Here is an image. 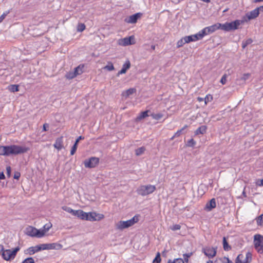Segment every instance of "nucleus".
Masks as SVG:
<instances>
[{
  "mask_svg": "<svg viewBox=\"0 0 263 263\" xmlns=\"http://www.w3.org/2000/svg\"><path fill=\"white\" fill-rule=\"evenodd\" d=\"M29 148L17 145L9 146H0V155L9 156L10 155H18L27 152Z\"/></svg>",
  "mask_w": 263,
  "mask_h": 263,
  "instance_id": "nucleus-1",
  "label": "nucleus"
},
{
  "mask_svg": "<svg viewBox=\"0 0 263 263\" xmlns=\"http://www.w3.org/2000/svg\"><path fill=\"white\" fill-rule=\"evenodd\" d=\"M246 21L245 17H243L242 20H236L230 23L226 22L224 24H221V30L226 31L236 30L238 29L240 24H243Z\"/></svg>",
  "mask_w": 263,
  "mask_h": 263,
  "instance_id": "nucleus-2",
  "label": "nucleus"
},
{
  "mask_svg": "<svg viewBox=\"0 0 263 263\" xmlns=\"http://www.w3.org/2000/svg\"><path fill=\"white\" fill-rule=\"evenodd\" d=\"M253 245L254 249L257 253L263 254V236L259 234L254 235Z\"/></svg>",
  "mask_w": 263,
  "mask_h": 263,
  "instance_id": "nucleus-3",
  "label": "nucleus"
},
{
  "mask_svg": "<svg viewBox=\"0 0 263 263\" xmlns=\"http://www.w3.org/2000/svg\"><path fill=\"white\" fill-rule=\"evenodd\" d=\"M156 189L155 185L148 184L140 186L137 190L138 194L145 196L153 193Z\"/></svg>",
  "mask_w": 263,
  "mask_h": 263,
  "instance_id": "nucleus-4",
  "label": "nucleus"
},
{
  "mask_svg": "<svg viewBox=\"0 0 263 263\" xmlns=\"http://www.w3.org/2000/svg\"><path fill=\"white\" fill-rule=\"evenodd\" d=\"M138 221V217L134 216L132 219L126 221H120L116 224V228L118 230H123L133 226Z\"/></svg>",
  "mask_w": 263,
  "mask_h": 263,
  "instance_id": "nucleus-5",
  "label": "nucleus"
},
{
  "mask_svg": "<svg viewBox=\"0 0 263 263\" xmlns=\"http://www.w3.org/2000/svg\"><path fill=\"white\" fill-rule=\"evenodd\" d=\"M25 233L27 235L31 237L41 238L45 235V231L38 230L35 228L29 226L25 229Z\"/></svg>",
  "mask_w": 263,
  "mask_h": 263,
  "instance_id": "nucleus-6",
  "label": "nucleus"
},
{
  "mask_svg": "<svg viewBox=\"0 0 263 263\" xmlns=\"http://www.w3.org/2000/svg\"><path fill=\"white\" fill-rule=\"evenodd\" d=\"M20 249V248L17 247L14 248L12 251L10 249L4 250L2 253L3 259L8 261L14 258L17 252Z\"/></svg>",
  "mask_w": 263,
  "mask_h": 263,
  "instance_id": "nucleus-7",
  "label": "nucleus"
},
{
  "mask_svg": "<svg viewBox=\"0 0 263 263\" xmlns=\"http://www.w3.org/2000/svg\"><path fill=\"white\" fill-rule=\"evenodd\" d=\"M99 162V159L97 157H91L89 159L84 161V164L86 168H93L96 167Z\"/></svg>",
  "mask_w": 263,
  "mask_h": 263,
  "instance_id": "nucleus-8",
  "label": "nucleus"
},
{
  "mask_svg": "<svg viewBox=\"0 0 263 263\" xmlns=\"http://www.w3.org/2000/svg\"><path fill=\"white\" fill-rule=\"evenodd\" d=\"M86 220L90 221H99L104 218V215L101 214H97L96 212L87 213Z\"/></svg>",
  "mask_w": 263,
  "mask_h": 263,
  "instance_id": "nucleus-9",
  "label": "nucleus"
},
{
  "mask_svg": "<svg viewBox=\"0 0 263 263\" xmlns=\"http://www.w3.org/2000/svg\"><path fill=\"white\" fill-rule=\"evenodd\" d=\"M262 10L263 6H260L259 7L255 8V9L250 11L249 13H248L246 14V17H247V20H246V21H247L248 20H251L256 18L259 14V11Z\"/></svg>",
  "mask_w": 263,
  "mask_h": 263,
  "instance_id": "nucleus-10",
  "label": "nucleus"
},
{
  "mask_svg": "<svg viewBox=\"0 0 263 263\" xmlns=\"http://www.w3.org/2000/svg\"><path fill=\"white\" fill-rule=\"evenodd\" d=\"M142 14L141 13H137L133 15L129 16L128 18L125 20V21L128 23L134 24L137 22L139 18L140 17Z\"/></svg>",
  "mask_w": 263,
  "mask_h": 263,
  "instance_id": "nucleus-11",
  "label": "nucleus"
},
{
  "mask_svg": "<svg viewBox=\"0 0 263 263\" xmlns=\"http://www.w3.org/2000/svg\"><path fill=\"white\" fill-rule=\"evenodd\" d=\"M40 249V248L38 247L37 245L35 246L30 247L24 251V253L26 255H32L35 253L39 252Z\"/></svg>",
  "mask_w": 263,
  "mask_h": 263,
  "instance_id": "nucleus-12",
  "label": "nucleus"
},
{
  "mask_svg": "<svg viewBox=\"0 0 263 263\" xmlns=\"http://www.w3.org/2000/svg\"><path fill=\"white\" fill-rule=\"evenodd\" d=\"M203 252L209 258H212L216 255V250L214 248H206L204 249Z\"/></svg>",
  "mask_w": 263,
  "mask_h": 263,
  "instance_id": "nucleus-13",
  "label": "nucleus"
},
{
  "mask_svg": "<svg viewBox=\"0 0 263 263\" xmlns=\"http://www.w3.org/2000/svg\"><path fill=\"white\" fill-rule=\"evenodd\" d=\"M206 28L208 29V32L210 34L219 29H221V24L218 23L210 26L206 27Z\"/></svg>",
  "mask_w": 263,
  "mask_h": 263,
  "instance_id": "nucleus-14",
  "label": "nucleus"
},
{
  "mask_svg": "<svg viewBox=\"0 0 263 263\" xmlns=\"http://www.w3.org/2000/svg\"><path fill=\"white\" fill-rule=\"evenodd\" d=\"M130 63L129 60L126 61L125 63L123 65L121 69L118 72V76H119L120 74L125 73L127 71V70L130 68Z\"/></svg>",
  "mask_w": 263,
  "mask_h": 263,
  "instance_id": "nucleus-15",
  "label": "nucleus"
},
{
  "mask_svg": "<svg viewBox=\"0 0 263 263\" xmlns=\"http://www.w3.org/2000/svg\"><path fill=\"white\" fill-rule=\"evenodd\" d=\"M216 206V200L215 198H212L206 204V209L208 211H210L212 209L215 208Z\"/></svg>",
  "mask_w": 263,
  "mask_h": 263,
  "instance_id": "nucleus-16",
  "label": "nucleus"
},
{
  "mask_svg": "<svg viewBox=\"0 0 263 263\" xmlns=\"http://www.w3.org/2000/svg\"><path fill=\"white\" fill-rule=\"evenodd\" d=\"M53 146L58 150H61L63 148V137H61L57 138Z\"/></svg>",
  "mask_w": 263,
  "mask_h": 263,
  "instance_id": "nucleus-17",
  "label": "nucleus"
},
{
  "mask_svg": "<svg viewBox=\"0 0 263 263\" xmlns=\"http://www.w3.org/2000/svg\"><path fill=\"white\" fill-rule=\"evenodd\" d=\"M87 214V213L81 210H77V213H76L75 216H77L78 218L82 220H86Z\"/></svg>",
  "mask_w": 263,
  "mask_h": 263,
  "instance_id": "nucleus-18",
  "label": "nucleus"
},
{
  "mask_svg": "<svg viewBox=\"0 0 263 263\" xmlns=\"http://www.w3.org/2000/svg\"><path fill=\"white\" fill-rule=\"evenodd\" d=\"M185 42L189 43L191 42H195L200 40L197 33L191 35L185 36Z\"/></svg>",
  "mask_w": 263,
  "mask_h": 263,
  "instance_id": "nucleus-19",
  "label": "nucleus"
},
{
  "mask_svg": "<svg viewBox=\"0 0 263 263\" xmlns=\"http://www.w3.org/2000/svg\"><path fill=\"white\" fill-rule=\"evenodd\" d=\"M197 34L200 40L202 39L205 35L209 34L206 27L197 33Z\"/></svg>",
  "mask_w": 263,
  "mask_h": 263,
  "instance_id": "nucleus-20",
  "label": "nucleus"
},
{
  "mask_svg": "<svg viewBox=\"0 0 263 263\" xmlns=\"http://www.w3.org/2000/svg\"><path fill=\"white\" fill-rule=\"evenodd\" d=\"M48 250L51 249H60L62 248V246L58 243H48Z\"/></svg>",
  "mask_w": 263,
  "mask_h": 263,
  "instance_id": "nucleus-21",
  "label": "nucleus"
},
{
  "mask_svg": "<svg viewBox=\"0 0 263 263\" xmlns=\"http://www.w3.org/2000/svg\"><path fill=\"white\" fill-rule=\"evenodd\" d=\"M149 112V110H145L144 111H143L140 113V114L137 117L136 120L137 121H139L142 120L143 118H145V117H147L148 116V112Z\"/></svg>",
  "mask_w": 263,
  "mask_h": 263,
  "instance_id": "nucleus-22",
  "label": "nucleus"
},
{
  "mask_svg": "<svg viewBox=\"0 0 263 263\" xmlns=\"http://www.w3.org/2000/svg\"><path fill=\"white\" fill-rule=\"evenodd\" d=\"M83 65H80L74 69V71L77 75H80L83 72Z\"/></svg>",
  "mask_w": 263,
  "mask_h": 263,
  "instance_id": "nucleus-23",
  "label": "nucleus"
},
{
  "mask_svg": "<svg viewBox=\"0 0 263 263\" xmlns=\"http://www.w3.org/2000/svg\"><path fill=\"white\" fill-rule=\"evenodd\" d=\"M62 209L64 211H65L69 213H70L72 215H74V216H75L76 213H77V210H74L72 209L71 208L67 206H63Z\"/></svg>",
  "mask_w": 263,
  "mask_h": 263,
  "instance_id": "nucleus-24",
  "label": "nucleus"
},
{
  "mask_svg": "<svg viewBox=\"0 0 263 263\" xmlns=\"http://www.w3.org/2000/svg\"><path fill=\"white\" fill-rule=\"evenodd\" d=\"M206 127L205 126H201L198 127L195 132L196 135L203 134L206 132Z\"/></svg>",
  "mask_w": 263,
  "mask_h": 263,
  "instance_id": "nucleus-25",
  "label": "nucleus"
},
{
  "mask_svg": "<svg viewBox=\"0 0 263 263\" xmlns=\"http://www.w3.org/2000/svg\"><path fill=\"white\" fill-rule=\"evenodd\" d=\"M185 36L181 38L180 40L178 41L177 42V48H179L180 47H182L185 44L187 43V42H185Z\"/></svg>",
  "mask_w": 263,
  "mask_h": 263,
  "instance_id": "nucleus-26",
  "label": "nucleus"
},
{
  "mask_svg": "<svg viewBox=\"0 0 263 263\" xmlns=\"http://www.w3.org/2000/svg\"><path fill=\"white\" fill-rule=\"evenodd\" d=\"M8 89L11 92H16L18 91V85L15 84L10 85L8 87Z\"/></svg>",
  "mask_w": 263,
  "mask_h": 263,
  "instance_id": "nucleus-27",
  "label": "nucleus"
},
{
  "mask_svg": "<svg viewBox=\"0 0 263 263\" xmlns=\"http://www.w3.org/2000/svg\"><path fill=\"white\" fill-rule=\"evenodd\" d=\"M255 220L256 221L257 224L258 226H263V214L256 217Z\"/></svg>",
  "mask_w": 263,
  "mask_h": 263,
  "instance_id": "nucleus-28",
  "label": "nucleus"
},
{
  "mask_svg": "<svg viewBox=\"0 0 263 263\" xmlns=\"http://www.w3.org/2000/svg\"><path fill=\"white\" fill-rule=\"evenodd\" d=\"M151 116L155 120H159L161 119L163 117V115L161 113H157V114H152Z\"/></svg>",
  "mask_w": 263,
  "mask_h": 263,
  "instance_id": "nucleus-29",
  "label": "nucleus"
},
{
  "mask_svg": "<svg viewBox=\"0 0 263 263\" xmlns=\"http://www.w3.org/2000/svg\"><path fill=\"white\" fill-rule=\"evenodd\" d=\"M223 249L225 251H229L231 249L230 246L228 244V242L227 241L226 238L225 237L223 238Z\"/></svg>",
  "mask_w": 263,
  "mask_h": 263,
  "instance_id": "nucleus-30",
  "label": "nucleus"
},
{
  "mask_svg": "<svg viewBox=\"0 0 263 263\" xmlns=\"http://www.w3.org/2000/svg\"><path fill=\"white\" fill-rule=\"evenodd\" d=\"M252 42L253 41L251 39H248L246 41H243L242 43V48H245L248 45L251 44Z\"/></svg>",
  "mask_w": 263,
  "mask_h": 263,
  "instance_id": "nucleus-31",
  "label": "nucleus"
},
{
  "mask_svg": "<svg viewBox=\"0 0 263 263\" xmlns=\"http://www.w3.org/2000/svg\"><path fill=\"white\" fill-rule=\"evenodd\" d=\"M78 75L74 71H69L66 74V78L68 79H72L77 77Z\"/></svg>",
  "mask_w": 263,
  "mask_h": 263,
  "instance_id": "nucleus-32",
  "label": "nucleus"
},
{
  "mask_svg": "<svg viewBox=\"0 0 263 263\" xmlns=\"http://www.w3.org/2000/svg\"><path fill=\"white\" fill-rule=\"evenodd\" d=\"M136 92V89L135 88H129L128 89H127L125 92H124V95L126 97H128L129 96L133 94L134 92Z\"/></svg>",
  "mask_w": 263,
  "mask_h": 263,
  "instance_id": "nucleus-33",
  "label": "nucleus"
},
{
  "mask_svg": "<svg viewBox=\"0 0 263 263\" xmlns=\"http://www.w3.org/2000/svg\"><path fill=\"white\" fill-rule=\"evenodd\" d=\"M131 38L132 37L130 36L129 37H125L123 39V45L124 46L129 45L132 44L131 43Z\"/></svg>",
  "mask_w": 263,
  "mask_h": 263,
  "instance_id": "nucleus-34",
  "label": "nucleus"
},
{
  "mask_svg": "<svg viewBox=\"0 0 263 263\" xmlns=\"http://www.w3.org/2000/svg\"><path fill=\"white\" fill-rule=\"evenodd\" d=\"M145 151V148L144 147H140L135 151V153L137 156H140L142 155L144 151Z\"/></svg>",
  "mask_w": 263,
  "mask_h": 263,
  "instance_id": "nucleus-35",
  "label": "nucleus"
},
{
  "mask_svg": "<svg viewBox=\"0 0 263 263\" xmlns=\"http://www.w3.org/2000/svg\"><path fill=\"white\" fill-rule=\"evenodd\" d=\"M230 261L229 258L224 257L223 258H219L217 259L215 263H230Z\"/></svg>",
  "mask_w": 263,
  "mask_h": 263,
  "instance_id": "nucleus-36",
  "label": "nucleus"
},
{
  "mask_svg": "<svg viewBox=\"0 0 263 263\" xmlns=\"http://www.w3.org/2000/svg\"><path fill=\"white\" fill-rule=\"evenodd\" d=\"M167 263H184V260L182 258H178L175 259L174 260L169 259Z\"/></svg>",
  "mask_w": 263,
  "mask_h": 263,
  "instance_id": "nucleus-37",
  "label": "nucleus"
},
{
  "mask_svg": "<svg viewBox=\"0 0 263 263\" xmlns=\"http://www.w3.org/2000/svg\"><path fill=\"white\" fill-rule=\"evenodd\" d=\"M193 253H185L183 255V260H184V263L188 262L189 258L192 255Z\"/></svg>",
  "mask_w": 263,
  "mask_h": 263,
  "instance_id": "nucleus-38",
  "label": "nucleus"
},
{
  "mask_svg": "<svg viewBox=\"0 0 263 263\" xmlns=\"http://www.w3.org/2000/svg\"><path fill=\"white\" fill-rule=\"evenodd\" d=\"M161 261L160 253L159 252H157L156 256L155 259L153 260V263H160Z\"/></svg>",
  "mask_w": 263,
  "mask_h": 263,
  "instance_id": "nucleus-39",
  "label": "nucleus"
},
{
  "mask_svg": "<svg viewBox=\"0 0 263 263\" xmlns=\"http://www.w3.org/2000/svg\"><path fill=\"white\" fill-rule=\"evenodd\" d=\"M38 247L40 248V251L41 250H48V243H43L37 245Z\"/></svg>",
  "mask_w": 263,
  "mask_h": 263,
  "instance_id": "nucleus-40",
  "label": "nucleus"
},
{
  "mask_svg": "<svg viewBox=\"0 0 263 263\" xmlns=\"http://www.w3.org/2000/svg\"><path fill=\"white\" fill-rule=\"evenodd\" d=\"M187 127V125H185L183 127H182L181 129L178 130L176 132L174 135V137H178L180 136L182 131L184 130Z\"/></svg>",
  "mask_w": 263,
  "mask_h": 263,
  "instance_id": "nucleus-41",
  "label": "nucleus"
},
{
  "mask_svg": "<svg viewBox=\"0 0 263 263\" xmlns=\"http://www.w3.org/2000/svg\"><path fill=\"white\" fill-rule=\"evenodd\" d=\"M85 29V25L84 24H79L77 26V30L82 32Z\"/></svg>",
  "mask_w": 263,
  "mask_h": 263,
  "instance_id": "nucleus-42",
  "label": "nucleus"
},
{
  "mask_svg": "<svg viewBox=\"0 0 263 263\" xmlns=\"http://www.w3.org/2000/svg\"><path fill=\"white\" fill-rule=\"evenodd\" d=\"M196 144V142L193 139H191L187 142V146L189 147H193Z\"/></svg>",
  "mask_w": 263,
  "mask_h": 263,
  "instance_id": "nucleus-43",
  "label": "nucleus"
},
{
  "mask_svg": "<svg viewBox=\"0 0 263 263\" xmlns=\"http://www.w3.org/2000/svg\"><path fill=\"white\" fill-rule=\"evenodd\" d=\"M51 226H52V224L50 223L46 224L44 226L43 229H41V230L42 231H45V233L47 231H48L50 229V228L51 227Z\"/></svg>",
  "mask_w": 263,
  "mask_h": 263,
  "instance_id": "nucleus-44",
  "label": "nucleus"
},
{
  "mask_svg": "<svg viewBox=\"0 0 263 263\" xmlns=\"http://www.w3.org/2000/svg\"><path fill=\"white\" fill-rule=\"evenodd\" d=\"M205 104H206L208 102L211 101L213 100V97L211 95H208L205 96V97L204 99Z\"/></svg>",
  "mask_w": 263,
  "mask_h": 263,
  "instance_id": "nucleus-45",
  "label": "nucleus"
},
{
  "mask_svg": "<svg viewBox=\"0 0 263 263\" xmlns=\"http://www.w3.org/2000/svg\"><path fill=\"white\" fill-rule=\"evenodd\" d=\"M22 263H34V260L32 257H28L24 259Z\"/></svg>",
  "mask_w": 263,
  "mask_h": 263,
  "instance_id": "nucleus-46",
  "label": "nucleus"
},
{
  "mask_svg": "<svg viewBox=\"0 0 263 263\" xmlns=\"http://www.w3.org/2000/svg\"><path fill=\"white\" fill-rule=\"evenodd\" d=\"M181 228V226L179 224H174L173 226H172L170 229L172 230V231H176V230H180Z\"/></svg>",
  "mask_w": 263,
  "mask_h": 263,
  "instance_id": "nucleus-47",
  "label": "nucleus"
},
{
  "mask_svg": "<svg viewBox=\"0 0 263 263\" xmlns=\"http://www.w3.org/2000/svg\"><path fill=\"white\" fill-rule=\"evenodd\" d=\"M10 13V10H8L3 13V14L0 16V23H1L5 17Z\"/></svg>",
  "mask_w": 263,
  "mask_h": 263,
  "instance_id": "nucleus-48",
  "label": "nucleus"
},
{
  "mask_svg": "<svg viewBox=\"0 0 263 263\" xmlns=\"http://www.w3.org/2000/svg\"><path fill=\"white\" fill-rule=\"evenodd\" d=\"M250 77V74L249 73H244L241 78L240 80L245 81L246 80H248Z\"/></svg>",
  "mask_w": 263,
  "mask_h": 263,
  "instance_id": "nucleus-49",
  "label": "nucleus"
},
{
  "mask_svg": "<svg viewBox=\"0 0 263 263\" xmlns=\"http://www.w3.org/2000/svg\"><path fill=\"white\" fill-rule=\"evenodd\" d=\"M227 78V75L226 74H224L222 76V78H221L220 83L221 84H222L223 85H224L226 83Z\"/></svg>",
  "mask_w": 263,
  "mask_h": 263,
  "instance_id": "nucleus-50",
  "label": "nucleus"
},
{
  "mask_svg": "<svg viewBox=\"0 0 263 263\" xmlns=\"http://www.w3.org/2000/svg\"><path fill=\"white\" fill-rule=\"evenodd\" d=\"M6 174L8 177H10L11 176V168L10 166H7L6 167Z\"/></svg>",
  "mask_w": 263,
  "mask_h": 263,
  "instance_id": "nucleus-51",
  "label": "nucleus"
},
{
  "mask_svg": "<svg viewBox=\"0 0 263 263\" xmlns=\"http://www.w3.org/2000/svg\"><path fill=\"white\" fill-rule=\"evenodd\" d=\"M105 69H106L109 71H111L114 69V66L112 64H111L110 65H106L105 67Z\"/></svg>",
  "mask_w": 263,
  "mask_h": 263,
  "instance_id": "nucleus-52",
  "label": "nucleus"
},
{
  "mask_svg": "<svg viewBox=\"0 0 263 263\" xmlns=\"http://www.w3.org/2000/svg\"><path fill=\"white\" fill-rule=\"evenodd\" d=\"M256 184L259 186H263V179L257 180Z\"/></svg>",
  "mask_w": 263,
  "mask_h": 263,
  "instance_id": "nucleus-53",
  "label": "nucleus"
},
{
  "mask_svg": "<svg viewBox=\"0 0 263 263\" xmlns=\"http://www.w3.org/2000/svg\"><path fill=\"white\" fill-rule=\"evenodd\" d=\"M21 176V174L19 172H15L14 175V178L16 179H18Z\"/></svg>",
  "mask_w": 263,
  "mask_h": 263,
  "instance_id": "nucleus-54",
  "label": "nucleus"
},
{
  "mask_svg": "<svg viewBox=\"0 0 263 263\" xmlns=\"http://www.w3.org/2000/svg\"><path fill=\"white\" fill-rule=\"evenodd\" d=\"M77 148L75 146H73L71 148V151H70V154L71 155H73L76 152Z\"/></svg>",
  "mask_w": 263,
  "mask_h": 263,
  "instance_id": "nucleus-55",
  "label": "nucleus"
},
{
  "mask_svg": "<svg viewBox=\"0 0 263 263\" xmlns=\"http://www.w3.org/2000/svg\"><path fill=\"white\" fill-rule=\"evenodd\" d=\"M48 127H49V125L47 123H45L43 125V130L44 132L47 131L48 130Z\"/></svg>",
  "mask_w": 263,
  "mask_h": 263,
  "instance_id": "nucleus-56",
  "label": "nucleus"
},
{
  "mask_svg": "<svg viewBox=\"0 0 263 263\" xmlns=\"http://www.w3.org/2000/svg\"><path fill=\"white\" fill-rule=\"evenodd\" d=\"M5 178V176L3 172H0V179L3 180Z\"/></svg>",
  "mask_w": 263,
  "mask_h": 263,
  "instance_id": "nucleus-57",
  "label": "nucleus"
},
{
  "mask_svg": "<svg viewBox=\"0 0 263 263\" xmlns=\"http://www.w3.org/2000/svg\"><path fill=\"white\" fill-rule=\"evenodd\" d=\"M84 139V137L82 136H79L76 140V142L79 143V142L80 141V140H82V139Z\"/></svg>",
  "mask_w": 263,
  "mask_h": 263,
  "instance_id": "nucleus-58",
  "label": "nucleus"
},
{
  "mask_svg": "<svg viewBox=\"0 0 263 263\" xmlns=\"http://www.w3.org/2000/svg\"><path fill=\"white\" fill-rule=\"evenodd\" d=\"M4 251V248L3 245H0V254L3 253V252Z\"/></svg>",
  "mask_w": 263,
  "mask_h": 263,
  "instance_id": "nucleus-59",
  "label": "nucleus"
},
{
  "mask_svg": "<svg viewBox=\"0 0 263 263\" xmlns=\"http://www.w3.org/2000/svg\"><path fill=\"white\" fill-rule=\"evenodd\" d=\"M254 3H257L261 2H263V0H254Z\"/></svg>",
  "mask_w": 263,
  "mask_h": 263,
  "instance_id": "nucleus-60",
  "label": "nucleus"
},
{
  "mask_svg": "<svg viewBox=\"0 0 263 263\" xmlns=\"http://www.w3.org/2000/svg\"><path fill=\"white\" fill-rule=\"evenodd\" d=\"M238 258H239V256L237 258L236 263H242V262L238 259Z\"/></svg>",
  "mask_w": 263,
  "mask_h": 263,
  "instance_id": "nucleus-61",
  "label": "nucleus"
},
{
  "mask_svg": "<svg viewBox=\"0 0 263 263\" xmlns=\"http://www.w3.org/2000/svg\"><path fill=\"white\" fill-rule=\"evenodd\" d=\"M151 49L153 50H154L155 49V46L153 45L151 46Z\"/></svg>",
  "mask_w": 263,
  "mask_h": 263,
  "instance_id": "nucleus-62",
  "label": "nucleus"
},
{
  "mask_svg": "<svg viewBox=\"0 0 263 263\" xmlns=\"http://www.w3.org/2000/svg\"><path fill=\"white\" fill-rule=\"evenodd\" d=\"M78 144V142H75V143H74V145H73V146H75L76 147H77V148Z\"/></svg>",
  "mask_w": 263,
  "mask_h": 263,
  "instance_id": "nucleus-63",
  "label": "nucleus"
},
{
  "mask_svg": "<svg viewBox=\"0 0 263 263\" xmlns=\"http://www.w3.org/2000/svg\"><path fill=\"white\" fill-rule=\"evenodd\" d=\"M198 101H201L203 100V98H200V97H198Z\"/></svg>",
  "mask_w": 263,
  "mask_h": 263,
  "instance_id": "nucleus-64",
  "label": "nucleus"
}]
</instances>
